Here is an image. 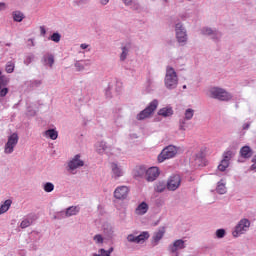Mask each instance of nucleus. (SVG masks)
I'll list each match as a JSON object with an SVG mask.
<instances>
[{
	"label": "nucleus",
	"mask_w": 256,
	"mask_h": 256,
	"mask_svg": "<svg viewBox=\"0 0 256 256\" xmlns=\"http://www.w3.org/2000/svg\"><path fill=\"white\" fill-rule=\"evenodd\" d=\"M175 33H176V39L179 45H181L182 47L187 45V39H188L187 29L185 28L183 23L178 22L175 25Z\"/></svg>",
	"instance_id": "5"
},
{
	"label": "nucleus",
	"mask_w": 256,
	"mask_h": 256,
	"mask_svg": "<svg viewBox=\"0 0 256 256\" xmlns=\"http://www.w3.org/2000/svg\"><path fill=\"white\" fill-rule=\"evenodd\" d=\"M164 85L169 91L177 89V86L179 85V77L177 76V72L175 71L174 67L167 66Z\"/></svg>",
	"instance_id": "1"
},
{
	"label": "nucleus",
	"mask_w": 256,
	"mask_h": 256,
	"mask_svg": "<svg viewBox=\"0 0 256 256\" xmlns=\"http://www.w3.org/2000/svg\"><path fill=\"white\" fill-rule=\"evenodd\" d=\"M180 18L185 21L186 19H189V14L188 13H184L180 15Z\"/></svg>",
	"instance_id": "52"
},
{
	"label": "nucleus",
	"mask_w": 256,
	"mask_h": 256,
	"mask_svg": "<svg viewBox=\"0 0 256 256\" xmlns=\"http://www.w3.org/2000/svg\"><path fill=\"white\" fill-rule=\"evenodd\" d=\"M80 47H81L82 49H87V47H89V45H87L86 43H84V44H81Z\"/></svg>",
	"instance_id": "58"
},
{
	"label": "nucleus",
	"mask_w": 256,
	"mask_h": 256,
	"mask_svg": "<svg viewBox=\"0 0 256 256\" xmlns=\"http://www.w3.org/2000/svg\"><path fill=\"white\" fill-rule=\"evenodd\" d=\"M147 167L139 166L136 168V177H143V175H147Z\"/></svg>",
	"instance_id": "30"
},
{
	"label": "nucleus",
	"mask_w": 256,
	"mask_h": 256,
	"mask_svg": "<svg viewBox=\"0 0 256 256\" xmlns=\"http://www.w3.org/2000/svg\"><path fill=\"white\" fill-rule=\"evenodd\" d=\"M165 237V228H160L158 231L154 232L152 236V244L153 246L159 245V241Z\"/></svg>",
	"instance_id": "16"
},
{
	"label": "nucleus",
	"mask_w": 256,
	"mask_h": 256,
	"mask_svg": "<svg viewBox=\"0 0 256 256\" xmlns=\"http://www.w3.org/2000/svg\"><path fill=\"white\" fill-rule=\"evenodd\" d=\"M216 192L219 195H225V193H227V186H226V183L223 182V180L217 183Z\"/></svg>",
	"instance_id": "24"
},
{
	"label": "nucleus",
	"mask_w": 256,
	"mask_h": 256,
	"mask_svg": "<svg viewBox=\"0 0 256 256\" xmlns=\"http://www.w3.org/2000/svg\"><path fill=\"white\" fill-rule=\"evenodd\" d=\"M50 40L54 41V43H59V41H61V34H59V32H54L51 36H50Z\"/></svg>",
	"instance_id": "37"
},
{
	"label": "nucleus",
	"mask_w": 256,
	"mask_h": 256,
	"mask_svg": "<svg viewBox=\"0 0 256 256\" xmlns=\"http://www.w3.org/2000/svg\"><path fill=\"white\" fill-rule=\"evenodd\" d=\"M226 235H227V231H225V229L220 228L216 230L217 239H223V237H225Z\"/></svg>",
	"instance_id": "36"
},
{
	"label": "nucleus",
	"mask_w": 256,
	"mask_h": 256,
	"mask_svg": "<svg viewBox=\"0 0 256 256\" xmlns=\"http://www.w3.org/2000/svg\"><path fill=\"white\" fill-rule=\"evenodd\" d=\"M5 4L4 3H0V11H1V7H4Z\"/></svg>",
	"instance_id": "60"
},
{
	"label": "nucleus",
	"mask_w": 256,
	"mask_h": 256,
	"mask_svg": "<svg viewBox=\"0 0 256 256\" xmlns=\"http://www.w3.org/2000/svg\"><path fill=\"white\" fill-rule=\"evenodd\" d=\"M43 82L41 80H31L28 82L30 89H37V87H41Z\"/></svg>",
	"instance_id": "33"
},
{
	"label": "nucleus",
	"mask_w": 256,
	"mask_h": 256,
	"mask_svg": "<svg viewBox=\"0 0 256 256\" xmlns=\"http://www.w3.org/2000/svg\"><path fill=\"white\" fill-rule=\"evenodd\" d=\"M163 1H165V3H167V0H163Z\"/></svg>",
	"instance_id": "63"
},
{
	"label": "nucleus",
	"mask_w": 256,
	"mask_h": 256,
	"mask_svg": "<svg viewBox=\"0 0 256 256\" xmlns=\"http://www.w3.org/2000/svg\"><path fill=\"white\" fill-rule=\"evenodd\" d=\"M46 34L47 30L45 29V26H40V35H42V37H45Z\"/></svg>",
	"instance_id": "51"
},
{
	"label": "nucleus",
	"mask_w": 256,
	"mask_h": 256,
	"mask_svg": "<svg viewBox=\"0 0 256 256\" xmlns=\"http://www.w3.org/2000/svg\"><path fill=\"white\" fill-rule=\"evenodd\" d=\"M106 97L111 98V87H108L105 92Z\"/></svg>",
	"instance_id": "53"
},
{
	"label": "nucleus",
	"mask_w": 256,
	"mask_h": 256,
	"mask_svg": "<svg viewBox=\"0 0 256 256\" xmlns=\"http://www.w3.org/2000/svg\"><path fill=\"white\" fill-rule=\"evenodd\" d=\"M101 5H107L109 3V0H100Z\"/></svg>",
	"instance_id": "56"
},
{
	"label": "nucleus",
	"mask_w": 256,
	"mask_h": 256,
	"mask_svg": "<svg viewBox=\"0 0 256 256\" xmlns=\"http://www.w3.org/2000/svg\"><path fill=\"white\" fill-rule=\"evenodd\" d=\"M6 47H11V43H6Z\"/></svg>",
	"instance_id": "61"
},
{
	"label": "nucleus",
	"mask_w": 256,
	"mask_h": 256,
	"mask_svg": "<svg viewBox=\"0 0 256 256\" xmlns=\"http://www.w3.org/2000/svg\"><path fill=\"white\" fill-rule=\"evenodd\" d=\"M232 157H233V152L232 151H226L223 154L224 161H228L229 162V161H231Z\"/></svg>",
	"instance_id": "41"
},
{
	"label": "nucleus",
	"mask_w": 256,
	"mask_h": 256,
	"mask_svg": "<svg viewBox=\"0 0 256 256\" xmlns=\"http://www.w3.org/2000/svg\"><path fill=\"white\" fill-rule=\"evenodd\" d=\"M168 191H177L178 187H181V176L172 175L166 182Z\"/></svg>",
	"instance_id": "9"
},
{
	"label": "nucleus",
	"mask_w": 256,
	"mask_h": 256,
	"mask_svg": "<svg viewBox=\"0 0 256 256\" xmlns=\"http://www.w3.org/2000/svg\"><path fill=\"white\" fill-rule=\"evenodd\" d=\"M229 167V161L222 159L221 163L218 165L219 171H225Z\"/></svg>",
	"instance_id": "35"
},
{
	"label": "nucleus",
	"mask_w": 256,
	"mask_h": 256,
	"mask_svg": "<svg viewBox=\"0 0 256 256\" xmlns=\"http://www.w3.org/2000/svg\"><path fill=\"white\" fill-rule=\"evenodd\" d=\"M11 203H13V201L10 199L5 200V202L0 206V215H3V213H7V211H9Z\"/></svg>",
	"instance_id": "29"
},
{
	"label": "nucleus",
	"mask_w": 256,
	"mask_h": 256,
	"mask_svg": "<svg viewBox=\"0 0 256 256\" xmlns=\"http://www.w3.org/2000/svg\"><path fill=\"white\" fill-rule=\"evenodd\" d=\"M79 211V206H70L66 209L65 212H61L60 215H64V217H73V215H77Z\"/></svg>",
	"instance_id": "18"
},
{
	"label": "nucleus",
	"mask_w": 256,
	"mask_h": 256,
	"mask_svg": "<svg viewBox=\"0 0 256 256\" xmlns=\"http://www.w3.org/2000/svg\"><path fill=\"white\" fill-rule=\"evenodd\" d=\"M12 17L16 23H21V21L25 19V14H23L21 11H14L12 13Z\"/></svg>",
	"instance_id": "28"
},
{
	"label": "nucleus",
	"mask_w": 256,
	"mask_h": 256,
	"mask_svg": "<svg viewBox=\"0 0 256 256\" xmlns=\"http://www.w3.org/2000/svg\"><path fill=\"white\" fill-rule=\"evenodd\" d=\"M157 107H159V100H152L144 110L140 111L139 114H137V121H145V119H149V117H151V115L155 113Z\"/></svg>",
	"instance_id": "2"
},
{
	"label": "nucleus",
	"mask_w": 256,
	"mask_h": 256,
	"mask_svg": "<svg viewBox=\"0 0 256 256\" xmlns=\"http://www.w3.org/2000/svg\"><path fill=\"white\" fill-rule=\"evenodd\" d=\"M149 211V205L146 202H141L135 209L136 215H145Z\"/></svg>",
	"instance_id": "21"
},
{
	"label": "nucleus",
	"mask_w": 256,
	"mask_h": 256,
	"mask_svg": "<svg viewBox=\"0 0 256 256\" xmlns=\"http://www.w3.org/2000/svg\"><path fill=\"white\" fill-rule=\"evenodd\" d=\"M175 155H177V147L169 145L165 147L158 155V162L163 163V161H166V159H173Z\"/></svg>",
	"instance_id": "8"
},
{
	"label": "nucleus",
	"mask_w": 256,
	"mask_h": 256,
	"mask_svg": "<svg viewBox=\"0 0 256 256\" xmlns=\"http://www.w3.org/2000/svg\"><path fill=\"white\" fill-rule=\"evenodd\" d=\"M103 231L107 237H113V227L111 225H104Z\"/></svg>",
	"instance_id": "34"
},
{
	"label": "nucleus",
	"mask_w": 256,
	"mask_h": 256,
	"mask_svg": "<svg viewBox=\"0 0 256 256\" xmlns=\"http://www.w3.org/2000/svg\"><path fill=\"white\" fill-rule=\"evenodd\" d=\"M33 59H35V56L33 55H28L26 59L24 60V64L26 65H31L33 63Z\"/></svg>",
	"instance_id": "45"
},
{
	"label": "nucleus",
	"mask_w": 256,
	"mask_h": 256,
	"mask_svg": "<svg viewBox=\"0 0 256 256\" xmlns=\"http://www.w3.org/2000/svg\"><path fill=\"white\" fill-rule=\"evenodd\" d=\"M250 127H251V123H245V124H243L242 129L247 130Z\"/></svg>",
	"instance_id": "54"
},
{
	"label": "nucleus",
	"mask_w": 256,
	"mask_h": 256,
	"mask_svg": "<svg viewBox=\"0 0 256 256\" xmlns=\"http://www.w3.org/2000/svg\"><path fill=\"white\" fill-rule=\"evenodd\" d=\"M240 155L243 159H251V157H253V150H251L249 146H243L240 149Z\"/></svg>",
	"instance_id": "20"
},
{
	"label": "nucleus",
	"mask_w": 256,
	"mask_h": 256,
	"mask_svg": "<svg viewBox=\"0 0 256 256\" xmlns=\"http://www.w3.org/2000/svg\"><path fill=\"white\" fill-rule=\"evenodd\" d=\"M185 247H187L185 245V242L183 241V239H178V240H175L172 244H170L168 246V251L172 254H176L177 255V252L178 251H181L182 249H185Z\"/></svg>",
	"instance_id": "11"
},
{
	"label": "nucleus",
	"mask_w": 256,
	"mask_h": 256,
	"mask_svg": "<svg viewBox=\"0 0 256 256\" xmlns=\"http://www.w3.org/2000/svg\"><path fill=\"white\" fill-rule=\"evenodd\" d=\"M122 1L127 6L131 5V3H133V0H122Z\"/></svg>",
	"instance_id": "55"
},
{
	"label": "nucleus",
	"mask_w": 256,
	"mask_h": 256,
	"mask_svg": "<svg viewBox=\"0 0 256 256\" xmlns=\"http://www.w3.org/2000/svg\"><path fill=\"white\" fill-rule=\"evenodd\" d=\"M120 61H125L129 56V51L131 50V46L129 44L121 47Z\"/></svg>",
	"instance_id": "22"
},
{
	"label": "nucleus",
	"mask_w": 256,
	"mask_h": 256,
	"mask_svg": "<svg viewBox=\"0 0 256 256\" xmlns=\"http://www.w3.org/2000/svg\"><path fill=\"white\" fill-rule=\"evenodd\" d=\"M182 89H187V85H183V86H182Z\"/></svg>",
	"instance_id": "62"
},
{
	"label": "nucleus",
	"mask_w": 256,
	"mask_h": 256,
	"mask_svg": "<svg viewBox=\"0 0 256 256\" xmlns=\"http://www.w3.org/2000/svg\"><path fill=\"white\" fill-rule=\"evenodd\" d=\"M74 67H76V71L78 72L85 71V68H83V62H81V60L76 61Z\"/></svg>",
	"instance_id": "40"
},
{
	"label": "nucleus",
	"mask_w": 256,
	"mask_h": 256,
	"mask_svg": "<svg viewBox=\"0 0 256 256\" xmlns=\"http://www.w3.org/2000/svg\"><path fill=\"white\" fill-rule=\"evenodd\" d=\"M127 195H129V187L127 186H119L114 191V197L119 201L127 199Z\"/></svg>",
	"instance_id": "12"
},
{
	"label": "nucleus",
	"mask_w": 256,
	"mask_h": 256,
	"mask_svg": "<svg viewBox=\"0 0 256 256\" xmlns=\"http://www.w3.org/2000/svg\"><path fill=\"white\" fill-rule=\"evenodd\" d=\"M200 161H203V158L201 157V154H197L195 159L196 165L201 166V163H199Z\"/></svg>",
	"instance_id": "49"
},
{
	"label": "nucleus",
	"mask_w": 256,
	"mask_h": 256,
	"mask_svg": "<svg viewBox=\"0 0 256 256\" xmlns=\"http://www.w3.org/2000/svg\"><path fill=\"white\" fill-rule=\"evenodd\" d=\"M7 93H9V89H7V88L0 89V97H5V95H7Z\"/></svg>",
	"instance_id": "46"
},
{
	"label": "nucleus",
	"mask_w": 256,
	"mask_h": 256,
	"mask_svg": "<svg viewBox=\"0 0 256 256\" xmlns=\"http://www.w3.org/2000/svg\"><path fill=\"white\" fill-rule=\"evenodd\" d=\"M17 143H19V134H17V132H14L10 136H8L7 143L4 145L5 155H11V153L15 151V147H17Z\"/></svg>",
	"instance_id": "6"
},
{
	"label": "nucleus",
	"mask_w": 256,
	"mask_h": 256,
	"mask_svg": "<svg viewBox=\"0 0 256 256\" xmlns=\"http://www.w3.org/2000/svg\"><path fill=\"white\" fill-rule=\"evenodd\" d=\"M84 165L85 161L81 160V154H76L67 162L66 171H68V173H72V175H75V171L80 169V167H84Z\"/></svg>",
	"instance_id": "4"
},
{
	"label": "nucleus",
	"mask_w": 256,
	"mask_h": 256,
	"mask_svg": "<svg viewBox=\"0 0 256 256\" xmlns=\"http://www.w3.org/2000/svg\"><path fill=\"white\" fill-rule=\"evenodd\" d=\"M13 71H15V64L10 62L6 65V73H13Z\"/></svg>",
	"instance_id": "44"
},
{
	"label": "nucleus",
	"mask_w": 256,
	"mask_h": 256,
	"mask_svg": "<svg viewBox=\"0 0 256 256\" xmlns=\"http://www.w3.org/2000/svg\"><path fill=\"white\" fill-rule=\"evenodd\" d=\"M252 163H253V164L251 165L250 169H251L252 171H256V155L253 157Z\"/></svg>",
	"instance_id": "50"
},
{
	"label": "nucleus",
	"mask_w": 256,
	"mask_h": 256,
	"mask_svg": "<svg viewBox=\"0 0 256 256\" xmlns=\"http://www.w3.org/2000/svg\"><path fill=\"white\" fill-rule=\"evenodd\" d=\"M93 240L95 241L96 245H103V243H104V239H103V236L101 234H96L93 237Z\"/></svg>",
	"instance_id": "38"
},
{
	"label": "nucleus",
	"mask_w": 256,
	"mask_h": 256,
	"mask_svg": "<svg viewBox=\"0 0 256 256\" xmlns=\"http://www.w3.org/2000/svg\"><path fill=\"white\" fill-rule=\"evenodd\" d=\"M46 137H49V139H52V141H55L57 137H59V132L55 129H48L44 132Z\"/></svg>",
	"instance_id": "27"
},
{
	"label": "nucleus",
	"mask_w": 256,
	"mask_h": 256,
	"mask_svg": "<svg viewBox=\"0 0 256 256\" xmlns=\"http://www.w3.org/2000/svg\"><path fill=\"white\" fill-rule=\"evenodd\" d=\"M31 223H32L31 220H29V219H24V220L21 222L20 227H21V229H27V227H30Z\"/></svg>",
	"instance_id": "43"
},
{
	"label": "nucleus",
	"mask_w": 256,
	"mask_h": 256,
	"mask_svg": "<svg viewBox=\"0 0 256 256\" xmlns=\"http://www.w3.org/2000/svg\"><path fill=\"white\" fill-rule=\"evenodd\" d=\"M96 151L98 155H103L104 153L109 155V153H111V146L107 145V142L101 141L97 143Z\"/></svg>",
	"instance_id": "14"
},
{
	"label": "nucleus",
	"mask_w": 256,
	"mask_h": 256,
	"mask_svg": "<svg viewBox=\"0 0 256 256\" xmlns=\"http://www.w3.org/2000/svg\"><path fill=\"white\" fill-rule=\"evenodd\" d=\"M45 193H52L55 190V185L51 182H46L43 186Z\"/></svg>",
	"instance_id": "32"
},
{
	"label": "nucleus",
	"mask_w": 256,
	"mask_h": 256,
	"mask_svg": "<svg viewBox=\"0 0 256 256\" xmlns=\"http://www.w3.org/2000/svg\"><path fill=\"white\" fill-rule=\"evenodd\" d=\"M74 3L80 7V5L87 4V0H74Z\"/></svg>",
	"instance_id": "48"
},
{
	"label": "nucleus",
	"mask_w": 256,
	"mask_h": 256,
	"mask_svg": "<svg viewBox=\"0 0 256 256\" xmlns=\"http://www.w3.org/2000/svg\"><path fill=\"white\" fill-rule=\"evenodd\" d=\"M114 248L110 247L108 250H105L104 248H100L97 253H93L92 256H111V253H113Z\"/></svg>",
	"instance_id": "26"
},
{
	"label": "nucleus",
	"mask_w": 256,
	"mask_h": 256,
	"mask_svg": "<svg viewBox=\"0 0 256 256\" xmlns=\"http://www.w3.org/2000/svg\"><path fill=\"white\" fill-rule=\"evenodd\" d=\"M111 169L113 174L112 177H114V179H119V177H123V168H121V166H119L117 163L112 162Z\"/></svg>",
	"instance_id": "17"
},
{
	"label": "nucleus",
	"mask_w": 256,
	"mask_h": 256,
	"mask_svg": "<svg viewBox=\"0 0 256 256\" xmlns=\"http://www.w3.org/2000/svg\"><path fill=\"white\" fill-rule=\"evenodd\" d=\"M7 83H9V81L7 80V77H5L3 74L0 73V89H3V87H6Z\"/></svg>",
	"instance_id": "39"
},
{
	"label": "nucleus",
	"mask_w": 256,
	"mask_h": 256,
	"mask_svg": "<svg viewBox=\"0 0 256 256\" xmlns=\"http://www.w3.org/2000/svg\"><path fill=\"white\" fill-rule=\"evenodd\" d=\"M184 115H185L184 119L186 121H191V119H193V115H195V110L188 108V109H186Z\"/></svg>",
	"instance_id": "31"
},
{
	"label": "nucleus",
	"mask_w": 256,
	"mask_h": 256,
	"mask_svg": "<svg viewBox=\"0 0 256 256\" xmlns=\"http://www.w3.org/2000/svg\"><path fill=\"white\" fill-rule=\"evenodd\" d=\"M158 115H160L161 117H171L173 115V108L171 107L161 108L158 111Z\"/></svg>",
	"instance_id": "23"
},
{
	"label": "nucleus",
	"mask_w": 256,
	"mask_h": 256,
	"mask_svg": "<svg viewBox=\"0 0 256 256\" xmlns=\"http://www.w3.org/2000/svg\"><path fill=\"white\" fill-rule=\"evenodd\" d=\"M159 177V168L158 167H150L146 171V181L153 182Z\"/></svg>",
	"instance_id": "15"
},
{
	"label": "nucleus",
	"mask_w": 256,
	"mask_h": 256,
	"mask_svg": "<svg viewBox=\"0 0 256 256\" xmlns=\"http://www.w3.org/2000/svg\"><path fill=\"white\" fill-rule=\"evenodd\" d=\"M32 249H33L34 251H37V246L33 245V246H32Z\"/></svg>",
	"instance_id": "59"
},
{
	"label": "nucleus",
	"mask_w": 256,
	"mask_h": 256,
	"mask_svg": "<svg viewBox=\"0 0 256 256\" xmlns=\"http://www.w3.org/2000/svg\"><path fill=\"white\" fill-rule=\"evenodd\" d=\"M81 63H83V68L85 67H90L91 66V61L90 60H80Z\"/></svg>",
	"instance_id": "47"
},
{
	"label": "nucleus",
	"mask_w": 256,
	"mask_h": 256,
	"mask_svg": "<svg viewBox=\"0 0 256 256\" xmlns=\"http://www.w3.org/2000/svg\"><path fill=\"white\" fill-rule=\"evenodd\" d=\"M149 237H150L149 232L144 231L138 236H135L133 234L128 235L127 241L129 243H141V241H147V239H149Z\"/></svg>",
	"instance_id": "13"
},
{
	"label": "nucleus",
	"mask_w": 256,
	"mask_h": 256,
	"mask_svg": "<svg viewBox=\"0 0 256 256\" xmlns=\"http://www.w3.org/2000/svg\"><path fill=\"white\" fill-rule=\"evenodd\" d=\"M165 189H167V183L165 181H159L154 186V191H156V193H163Z\"/></svg>",
	"instance_id": "25"
},
{
	"label": "nucleus",
	"mask_w": 256,
	"mask_h": 256,
	"mask_svg": "<svg viewBox=\"0 0 256 256\" xmlns=\"http://www.w3.org/2000/svg\"><path fill=\"white\" fill-rule=\"evenodd\" d=\"M185 118H182L179 120V130L180 131H186L187 126H186V122H185Z\"/></svg>",
	"instance_id": "42"
},
{
	"label": "nucleus",
	"mask_w": 256,
	"mask_h": 256,
	"mask_svg": "<svg viewBox=\"0 0 256 256\" xmlns=\"http://www.w3.org/2000/svg\"><path fill=\"white\" fill-rule=\"evenodd\" d=\"M28 41L31 43L32 47H35V42L33 41V38L28 39Z\"/></svg>",
	"instance_id": "57"
},
{
	"label": "nucleus",
	"mask_w": 256,
	"mask_h": 256,
	"mask_svg": "<svg viewBox=\"0 0 256 256\" xmlns=\"http://www.w3.org/2000/svg\"><path fill=\"white\" fill-rule=\"evenodd\" d=\"M249 227H251V222L249 221V219L244 218L240 220L232 232L233 237H240V235H243L244 233H246V231L249 230Z\"/></svg>",
	"instance_id": "7"
},
{
	"label": "nucleus",
	"mask_w": 256,
	"mask_h": 256,
	"mask_svg": "<svg viewBox=\"0 0 256 256\" xmlns=\"http://www.w3.org/2000/svg\"><path fill=\"white\" fill-rule=\"evenodd\" d=\"M41 62L43 65H49V67H53L55 63V56H53V54L47 53L42 57Z\"/></svg>",
	"instance_id": "19"
},
{
	"label": "nucleus",
	"mask_w": 256,
	"mask_h": 256,
	"mask_svg": "<svg viewBox=\"0 0 256 256\" xmlns=\"http://www.w3.org/2000/svg\"><path fill=\"white\" fill-rule=\"evenodd\" d=\"M209 93L211 99H218V101H231V99H233V96L223 88H211Z\"/></svg>",
	"instance_id": "3"
},
{
	"label": "nucleus",
	"mask_w": 256,
	"mask_h": 256,
	"mask_svg": "<svg viewBox=\"0 0 256 256\" xmlns=\"http://www.w3.org/2000/svg\"><path fill=\"white\" fill-rule=\"evenodd\" d=\"M202 35H208L212 41L216 42L221 41V37H223V34L219 30H213L209 27L202 28Z\"/></svg>",
	"instance_id": "10"
}]
</instances>
